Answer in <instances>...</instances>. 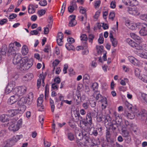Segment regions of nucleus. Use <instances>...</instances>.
<instances>
[{
  "label": "nucleus",
  "instance_id": "c03bdc74",
  "mask_svg": "<svg viewBox=\"0 0 147 147\" xmlns=\"http://www.w3.org/2000/svg\"><path fill=\"white\" fill-rule=\"evenodd\" d=\"M67 137L70 141H72L74 139V134L71 132H68L67 133Z\"/></svg>",
  "mask_w": 147,
  "mask_h": 147
},
{
  "label": "nucleus",
  "instance_id": "052dcab7",
  "mask_svg": "<svg viewBox=\"0 0 147 147\" xmlns=\"http://www.w3.org/2000/svg\"><path fill=\"white\" fill-rule=\"evenodd\" d=\"M50 28L47 26V25L46 27L44 28V33L45 34H48L49 31V28Z\"/></svg>",
  "mask_w": 147,
  "mask_h": 147
},
{
  "label": "nucleus",
  "instance_id": "dca6fc26",
  "mask_svg": "<svg viewBox=\"0 0 147 147\" xmlns=\"http://www.w3.org/2000/svg\"><path fill=\"white\" fill-rule=\"evenodd\" d=\"M15 56L14 57L13 60V63L15 64H17L19 63L20 64V61L22 58H21V57L20 56V55L18 54H16V53L14 54Z\"/></svg>",
  "mask_w": 147,
  "mask_h": 147
},
{
  "label": "nucleus",
  "instance_id": "37998d69",
  "mask_svg": "<svg viewBox=\"0 0 147 147\" xmlns=\"http://www.w3.org/2000/svg\"><path fill=\"white\" fill-rule=\"evenodd\" d=\"M74 115L75 117L78 121H79L80 120H81V119H83L82 117L80 115L79 112H76L74 114Z\"/></svg>",
  "mask_w": 147,
  "mask_h": 147
},
{
  "label": "nucleus",
  "instance_id": "a18cd8bd",
  "mask_svg": "<svg viewBox=\"0 0 147 147\" xmlns=\"http://www.w3.org/2000/svg\"><path fill=\"white\" fill-rule=\"evenodd\" d=\"M50 105L51 106V110L52 112H53L54 111L55 106L54 104V102L53 100L51 98L50 99Z\"/></svg>",
  "mask_w": 147,
  "mask_h": 147
},
{
  "label": "nucleus",
  "instance_id": "13d9d810",
  "mask_svg": "<svg viewBox=\"0 0 147 147\" xmlns=\"http://www.w3.org/2000/svg\"><path fill=\"white\" fill-rule=\"evenodd\" d=\"M60 62V61L58 59H56L53 63V66L54 67V69H55V67L57 66Z\"/></svg>",
  "mask_w": 147,
  "mask_h": 147
},
{
  "label": "nucleus",
  "instance_id": "9b49d317",
  "mask_svg": "<svg viewBox=\"0 0 147 147\" xmlns=\"http://www.w3.org/2000/svg\"><path fill=\"white\" fill-rule=\"evenodd\" d=\"M122 135L123 137L125 138V140L127 143H129L131 140V137L128 131L126 130L122 131Z\"/></svg>",
  "mask_w": 147,
  "mask_h": 147
},
{
  "label": "nucleus",
  "instance_id": "aec40b11",
  "mask_svg": "<svg viewBox=\"0 0 147 147\" xmlns=\"http://www.w3.org/2000/svg\"><path fill=\"white\" fill-rule=\"evenodd\" d=\"M18 98L15 94L14 95L11 96L8 100V103L9 105L13 104L17 100V99Z\"/></svg>",
  "mask_w": 147,
  "mask_h": 147
},
{
  "label": "nucleus",
  "instance_id": "a19ab883",
  "mask_svg": "<svg viewBox=\"0 0 147 147\" xmlns=\"http://www.w3.org/2000/svg\"><path fill=\"white\" fill-rule=\"evenodd\" d=\"M7 47L6 45H5L2 46L1 50V52L2 55H5V54L7 52Z\"/></svg>",
  "mask_w": 147,
  "mask_h": 147
},
{
  "label": "nucleus",
  "instance_id": "2eb2a0df",
  "mask_svg": "<svg viewBox=\"0 0 147 147\" xmlns=\"http://www.w3.org/2000/svg\"><path fill=\"white\" fill-rule=\"evenodd\" d=\"M33 94L32 92L29 93L27 96L24 97L26 99V104L29 105L31 104L33 100Z\"/></svg>",
  "mask_w": 147,
  "mask_h": 147
},
{
  "label": "nucleus",
  "instance_id": "4be33fe9",
  "mask_svg": "<svg viewBox=\"0 0 147 147\" xmlns=\"http://www.w3.org/2000/svg\"><path fill=\"white\" fill-rule=\"evenodd\" d=\"M85 131L82 130V131H79L76 133V136L77 139L78 140H81L83 138V136Z\"/></svg>",
  "mask_w": 147,
  "mask_h": 147
},
{
  "label": "nucleus",
  "instance_id": "7ed1b4c3",
  "mask_svg": "<svg viewBox=\"0 0 147 147\" xmlns=\"http://www.w3.org/2000/svg\"><path fill=\"white\" fill-rule=\"evenodd\" d=\"M15 121H13L12 119L9 120V122L7 123L8 126H9V129L13 131L18 130L20 128L22 123V120L20 119L16 124Z\"/></svg>",
  "mask_w": 147,
  "mask_h": 147
},
{
  "label": "nucleus",
  "instance_id": "a211bd4d",
  "mask_svg": "<svg viewBox=\"0 0 147 147\" xmlns=\"http://www.w3.org/2000/svg\"><path fill=\"white\" fill-rule=\"evenodd\" d=\"M8 112L9 114L8 115L9 116V117H12L18 113H20V114L22 113H20V111L18 108L17 109L10 110L8 111Z\"/></svg>",
  "mask_w": 147,
  "mask_h": 147
},
{
  "label": "nucleus",
  "instance_id": "de8ad7c7",
  "mask_svg": "<svg viewBox=\"0 0 147 147\" xmlns=\"http://www.w3.org/2000/svg\"><path fill=\"white\" fill-rule=\"evenodd\" d=\"M103 46H98L97 45L96 46V49L98 53H101L103 51Z\"/></svg>",
  "mask_w": 147,
  "mask_h": 147
},
{
  "label": "nucleus",
  "instance_id": "0eeeda50",
  "mask_svg": "<svg viewBox=\"0 0 147 147\" xmlns=\"http://www.w3.org/2000/svg\"><path fill=\"white\" fill-rule=\"evenodd\" d=\"M127 11L130 14L139 15L140 13L139 9L136 6H131L127 8Z\"/></svg>",
  "mask_w": 147,
  "mask_h": 147
},
{
  "label": "nucleus",
  "instance_id": "4468645a",
  "mask_svg": "<svg viewBox=\"0 0 147 147\" xmlns=\"http://www.w3.org/2000/svg\"><path fill=\"white\" fill-rule=\"evenodd\" d=\"M14 44L11 43L9 44L8 48V53L9 55H12L14 56L16 53V51L14 49Z\"/></svg>",
  "mask_w": 147,
  "mask_h": 147
},
{
  "label": "nucleus",
  "instance_id": "423d86ee",
  "mask_svg": "<svg viewBox=\"0 0 147 147\" xmlns=\"http://www.w3.org/2000/svg\"><path fill=\"white\" fill-rule=\"evenodd\" d=\"M98 113V111L96 108L92 111H88L87 112L86 118L89 123H92V117L95 118L96 117Z\"/></svg>",
  "mask_w": 147,
  "mask_h": 147
},
{
  "label": "nucleus",
  "instance_id": "4c0bfd02",
  "mask_svg": "<svg viewBox=\"0 0 147 147\" xmlns=\"http://www.w3.org/2000/svg\"><path fill=\"white\" fill-rule=\"evenodd\" d=\"M53 18L51 16L49 17L48 19L49 24L47 25V26L50 28H52L53 24Z\"/></svg>",
  "mask_w": 147,
  "mask_h": 147
},
{
  "label": "nucleus",
  "instance_id": "f8f14e48",
  "mask_svg": "<svg viewBox=\"0 0 147 147\" xmlns=\"http://www.w3.org/2000/svg\"><path fill=\"white\" fill-rule=\"evenodd\" d=\"M63 34L61 32H59L57 34V43L59 46H61L63 44Z\"/></svg>",
  "mask_w": 147,
  "mask_h": 147
},
{
  "label": "nucleus",
  "instance_id": "20e7f679",
  "mask_svg": "<svg viewBox=\"0 0 147 147\" xmlns=\"http://www.w3.org/2000/svg\"><path fill=\"white\" fill-rule=\"evenodd\" d=\"M26 99L24 97H22L18 102V105L14 104L13 105V108H18V106L19 107L18 108L20 111V113H23L25 110L26 106L25 105L26 104Z\"/></svg>",
  "mask_w": 147,
  "mask_h": 147
},
{
  "label": "nucleus",
  "instance_id": "412c9836",
  "mask_svg": "<svg viewBox=\"0 0 147 147\" xmlns=\"http://www.w3.org/2000/svg\"><path fill=\"white\" fill-rule=\"evenodd\" d=\"M34 77V75L32 73H28L24 76L22 79L24 81H29L31 80Z\"/></svg>",
  "mask_w": 147,
  "mask_h": 147
},
{
  "label": "nucleus",
  "instance_id": "ddd939ff",
  "mask_svg": "<svg viewBox=\"0 0 147 147\" xmlns=\"http://www.w3.org/2000/svg\"><path fill=\"white\" fill-rule=\"evenodd\" d=\"M129 61L135 65H138L140 64V61L132 56H129L128 57Z\"/></svg>",
  "mask_w": 147,
  "mask_h": 147
},
{
  "label": "nucleus",
  "instance_id": "6e6d98bb",
  "mask_svg": "<svg viewBox=\"0 0 147 147\" xmlns=\"http://www.w3.org/2000/svg\"><path fill=\"white\" fill-rule=\"evenodd\" d=\"M98 84L96 82L94 83L92 86V88L93 90H95L96 89H97L98 88Z\"/></svg>",
  "mask_w": 147,
  "mask_h": 147
},
{
  "label": "nucleus",
  "instance_id": "6e6552de",
  "mask_svg": "<svg viewBox=\"0 0 147 147\" xmlns=\"http://www.w3.org/2000/svg\"><path fill=\"white\" fill-rule=\"evenodd\" d=\"M134 110H135L136 115L140 119H143L145 117L147 116V111L144 109L138 111L136 108V109H134Z\"/></svg>",
  "mask_w": 147,
  "mask_h": 147
},
{
  "label": "nucleus",
  "instance_id": "f3484780",
  "mask_svg": "<svg viewBox=\"0 0 147 147\" xmlns=\"http://www.w3.org/2000/svg\"><path fill=\"white\" fill-rule=\"evenodd\" d=\"M131 37L133 39L139 42H142L143 41L142 38L134 33H131L130 34Z\"/></svg>",
  "mask_w": 147,
  "mask_h": 147
},
{
  "label": "nucleus",
  "instance_id": "2f4dec72",
  "mask_svg": "<svg viewBox=\"0 0 147 147\" xmlns=\"http://www.w3.org/2000/svg\"><path fill=\"white\" fill-rule=\"evenodd\" d=\"M72 44L69 43H67L65 45V47L68 50L75 49V47Z\"/></svg>",
  "mask_w": 147,
  "mask_h": 147
},
{
  "label": "nucleus",
  "instance_id": "338daca9",
  "mask_svg": "<svg viewBox=\"0 0 147 147\" xmlns=\"http://www.w3.org/2000/svg\"><path fill=\"white\" fill-rule=\"evenodd\" d=\"M116 2L114 1H111L110 3V7L112 9H114L116 7Z\"/></svg>",
  "mask_w": 147,
  "mask_h": 147
},
{
  "label": "nucleus",
  "instance_id": "c756f323",
  "mask_svg": "<svg viewBox=\"0 0 147 147\" xmlns=\"http://www.w3.org/2000/svg\"><path fill=\"white\" fill-rule=\"evenodd\" d=\"M84 134L83 138L85 140V143H86L89 142V141L90 140L89 134L87 132L85 131Z\"/></svg>",
  "mask_w": 147,
  "mask_h": 147
},
{
  "label": "nucleus",
  "instance_id": "680f3d73",
  "mask_svg": "<svg viewBox=\"0 0 147 147\" xmlns=\"http://www.w3.org/2000/svg\"><path fill=\"white\" fill-rule=\"evenodd\" d=\"M46 11L45 9H41L38 11V14L40 16L44 15Z\"/></svg>",
  "mask_w": 147,
  "mask_h": 147
},
{
  "label": "nucleus",
  "instance_id": "5fc2aeb1",
  "mask_svg": "<svg viewBox=\"0 0 147 147\" xmlns=\"http://www.w3.org/2000/svg\"><path fill=\"white\" fill-rule=\"evenodd\" d=\"M52 88L53 90H57L58 89L59 86L58 84L55 83L52 84Z\"/></svg>",
  "mask_w": 147,
  "mask_h": 147
},
{
  "label": "nucleus",
  "instance_id": "c9c22d12",
  "mask_svg": "<svg viewBox=\"0 0 147 147\" xmlns=\"http://www.w3.org/2000/svg\"><path fill=\"white\" fill-rule=\"evenodd\" d=\"M112 43V45L114 47H115L117 46V40L115 38H112L110 40Z\"/></svg>",
  "mask_w": 147,
  "mask_h": 147
},
{
  "label": "nucleus",
  "instance_id": "4d7b16f0",
  "mask_svg": "<svg viewBox=\"0 0 147 147\" xmlns=\"http://www.w3.org/2000/svg\"><path fill=\"white\" fill-rule=\"evenodd\" d=\"M98 41L99 43L102 44L103 43L104 38L102 35H100L98 39Z\"/></svg>",
  "mask_w": 147,
  "mask_h": 147
},
{
  "label": "nucleus",
  "instance_id": "393cba45",
  "mask_svg": "<svg viewBox=\"0 0 147 147\" xmlns=\"http://www.w3.org/2000/svg\"><path fill=\"white\" fill-rule=\"evenodd\" d=\"M102 98V99L100 100L99 101L100 102L102 103V108L105 109L107 106V99L105 97Z\"/></svg>",
  "mask_w": 147,
  "mask_h": 147
},
{
  "label": "nucleus",
  "instance_id": "72a5a7b5",
  "mask_svg": "<svg viewBox=\"0 0 147 147\" xmlns=\"http://www.w3.org/2000/svg\"><path fill=\"white\" fill-rule=\"evenodd\" d=\"M139 78L143 82L147 83V75H142L139 76Z\"/></svg>",
  "mask_w": 147,
  "mask_h": 147
},
{
  "label": "nucleus",
  "instance_id": "3c124183",
  "mask_svg": "<svg viewBox=\"0 0 147 147\" xmlns=\"http://www.w3.org/2000/svg\"><path fill=\"white\" fill-rule=\"evenodd\" d=\"M94 36L93 34H89L88 36L89 42H90L91 44L92 43L93 40L94 38Z\"/></svg>",
  "mask_w": 147,
  "mask_h": 147
},
{
  "label": "nucleus",
  "instance_id": "c85d7f7f",
  "mask_svg": "<svg viewBox=\"0 0 147 147\" xmlns=\"http://www.w3.org/2000/svg\"><path fill=\"white\" fill-rule=\"evenodd\" d=\"M43 100L42 97H39L37 99V106L41 108L43 107Z\"/></svg>",
  "mask_w": 147,
  "mask_h": 147
},
{
  "label": "nucleus",
  "instance_id": "ea45409f",
  "mask_svg": "<svg viewBox=\"0 0 147 147\" xmlns=\"http://www.w3.org/2000/svg\"><path fill=\"white\" fill-rule=\"evenodd\" d=\"M137 55L142 58L147 59V53L142 52L137 54Z\"/></svg>",
  "mask_w": 147,
  "mask_h": 147
},
{
  "label": "nucleus",
  "instance_id": "79ce46f5",
  "mask_svg": "<svg viewBox=\"0 0 147 147\" xmlns=\"http://www.w3.org/2000/svg\"><path fill=\"white\" fill-rule=\"evenodd\" d=\"M141 70L138 68H136L135 69L134 73L135 76L138 77L139 78V76H140V73Z\"/></svg>",
  "mask_w": 147,
  "mask_h": 147
},
{
  "label": "nucleus",
  "instance_id": "603ef678",
  "mask_svg": "<svg viewBox=\"0 0 147 147\" xmlns=\"http://www.w3.org/2000/svg\"><path fill=\"white\" fill-rule=\"evenodd\" d=\"M141 94L143 100L147 104V94L144 93H142Z\"/></svg>",
  "mask_w": 147,
  "mask_h": 147
},
{
  "label": "nucleus",
  "instance_id": "473e14b6",
  "mask_svg": "<svg viewBox=\"0 0 147 147\" xmlns=\"http://www.w3.org/2000/svg\"><path fill=\"white\" fill-rule=\"evenodd\" d=\"M80 9V12L83 14L84 16L86 18V9L85 8L82 7H79Z\"/></svg>",
  "mask_w": 147,
  "mask_h": 147
},
{
  "label": "nucleus",
  "instance_id": "f03ea898",
  "mask_svg": "<svg viewBox=\"0 0 147 147\" xmlns=\"http://www.w3.org/2000/svg\"><path fill=\"white\" fill-rule=\"evenodd\" d=\"M126 42L130 46L137 50L147 51V45L146 44H143L142 45L140 43L138 44L129 38H127Z\"/></svg>",
  "mask_w": 147,
  "mask_h": 147
},
{
  "label": "nucleus",
  "instance_id": "39448f33",
  "mask_svg": "<svg viewBox=\"0 0 147 147\" xmlns=\"http://www.w3.org/2000/svg\"><path fill=\"white\" fill-rule=\"evenodd\" d=\"M27 88L24 86H21L15 88L13 91V92L17 97L22 96L26 92Z\"/></svg>",
  "mask_w": 147,
  "mask_h": 147
},
{
  "label": "nucleus",
  "instance_id": "774afa93",
  "mask_svg": "<svg viewBox=\"0 0 147 147\" xmlns=\"http://www.w3.org/2000/svg\"><path fill=\"white\" fill-rule=\"evenodd\" d=\"M113 115L115 116V120L119 119L120 118V117L119 114L117 113L116 112H114L113 113Z\"/></svg>",
  "mask_w": 147,
  "mask_h": 147
},
{
  "label": "nucleus",
  "instance_id": "e2e57ef3",
  "mask_svg": "<svg viewBox=\"0 0 147 147\" xmlns=\"http://www.w3.org/2000/svg\"><path fill=\"white\" fill-rule=\"evenodd\" d=\"M70 21H73L74 24H75L76 23V22L75 20V16L74 15H71L70 16Z\"/></svg>",
  "mask_w": 147,
  "mask_h": 147
},
{
  "label": "nucleus",
  "instance_id": "0e129e2a",
  "mask_svg": "<svg viewBox=\"0 0 147 147\" xmlns=\"http://www.w3.org/2000/svg\"><path fill=\"white\" fill-rule=\"evenodd\" d=\"M101 11L100 10H98L96 11L94 16V18L97 19L98 18L99 15Z\"/></svg>",
  "mask_w": 147,
  "mask_h": 147
},
{
  "label": "nucleus",
  "instance_id": "a878e982",
  "mask_svg": "<svg viewBox=\"0 0 147 147\" xmlns=\"http://www.w3.org/2000/svg\"><path fill=\"white\" fill-rule=\"evenodd\" d=\"M80 124V125L82 124L84 125L86 127L88 124H89L90 126H91L92 124V123H89V122L87 121L86 119H81L79 120Z\"/></svg>",
  "mask_w": 147,
  "mask_h": 147
},
{
  "label": "nucleus",
  "instance_id": "f704fd0d",
  "mask_svg": "<svg viewBox=\"0 0 147 147\" xmlns=\"http://www.w3.org/2000/svg\"><path fill=\"white\" fill-rule=\"evenodd\" d=\"M23 137L22 135H16L14 136L12 138V140L14 142H16Z\"/></svg>",
  "mask_w": 147,
  "mask_h": 147
},
{
  "label": "nucleus",
  "instance_id": "09e8293b",
  "mask_svg": "<svg viewBox=\"0 0 147 147\" xmlns=\"http://www.w3.org/2000/svg\"><path fill=\"white\" fill-rule=\"evenodd\" d=\"M138 1L136 0H130L129 5L132 6H135L137 5Z\"/></svg>",
  "mask_w": 147,
  "mask_h": 147
},
{
  "label": "nucleus",
  "instance_id": "e433bc0d",
  "mask_svg": "<svg viewBox=\"0 0 147 147\" xmlns=\"http://www.w3.org/2000/svg\"><path fill=\"white\" fill-rule=\"evenodd\" d=\"M125 125L128 129H130L134 126V125L126 120L125 121Z\"/></svg>",
  "mask_w": 147,
  "mask_h": 147
},
{
  "label": "nucleus",
  "instance_id": "1a4fd4ad",
  "mask_svg": "<svg viewBox=\"0 0 147 147\" xmlns=\"http://www.w3.org/2000/svg\"><path fill=\"white\" fill-rule=\"evenodd\" d=\"M134 109H136V108H132L131 110H129L128 111H126L125 112V116L130 119H134L136 114L135 110H134Z\"/></svg>",
  "mask_w": 147,
  "mask_h": 147
},
{
  "label": "nucleus",
  "instance_id": "cd10ccee",
  "mask_svg": "<svg viewBox=\"0 0 147 147\" xmlns=\"http://www.w3.org/2000/svg\"><path fill=\"white\" fill-rule=\"evenodd\" d=\"M35 11V8L33 5H30L28 7V12L29 13L32 14L34 13Z\"/></svg>",
  "mask_w": 147,
  "mask_h": 147
},
{
  "label": "nucleus",
  "instance_id": "b1692460",
  "mask_svg": "<svg viewBox=\"0 0 147 147\" xmlns=\"http://www.w3.org/2000/svg\"><path fill=\"white\" fill-rule=\"evenodd\" d=\"M9 116L7 115H2L0 117V120L1 121L3 122L9 121Z\"/></svg>",
  "mask_w": 147,
  "mask_h": 147
},
{
  "label": "nucleus",
  "instance_id": "bb28decb",
  "mask_svg": "<svg viewBox=\"0 0 147 147\" xmlns=\"http://www.w3.org/2000/svg\"><path fill=\"white\" fill-rule=\"evenodd\" d=\"M28 52V47L26 45H23L21 53L22 55H26Z\"/></svg>",
  "mask_w": 147,
  "mask_h": 147
},
{
  "label": "nucleus",
  "instance_id": "69168bd1",
  "mask_svg": "<svg viewBox=\"0 0 147 147\" xmlns=\"http://www.w3.org/2000/svg\"><path fill=\"white\" fill-rule=\"evenodd\" d=\"M54 81L55 82L54 83L58 84L61 82L60 79L59 77H55L54 79Z\"/></svg>",
  "mask_w": 147,
  "mask_h": 147
},
{
  "label": "nucleus",
  "instance_id": "864d4df0",
  "mask_svg": "<svg viewBox=\"0 0 147 147\" xmlns=\"http://www.w3.org/2000/svg\"><path fill=\"white\" fill-rule=\"evenodd\" d=\"M39 4L41 6H45L47 4V2L46 0H41L39 2Z\"/></svg>",
  "mask_w": 147,
  "mask_h": 147
},
{
  "label": "nucleus",
  "instance_id": "7c9ffc66",
  "mask_svg": "<svg viewBox=\"0 0 147 147\" xmlns=\"http://www.w3.org/2000/svg\"><path fill=\"white\" fill-rule=\"evenodd\" d=\"M107 129L106 131V137L107 142H109V140L110 139L111 134L110 131V129L107 128Z\"/></svg>",
  "mask_w": 147,
  "mask_h": 147
},
{
  "label": "nucleus",
  "instance_id": "49530a36",
  "mask_svg": "<svg viewBox=\"0 0 147 147\" xmlns=\"http://www.w3.org/2000/svg\"><path fill=\"white\" fill-rule=\"evenodd\" d=\"M70 5L72 7L75 9H77L78 8L75 0H72V1L71 2Z\"/></svg>",
  "mask_w": 147,
  "mask_h": 147
},
{
  "label": "nucleus",
  "instance_id": "9d476101",
  "mask_svg": "<svg viewBox=\"0 0 147 147\" xmlns=\"http://www.w3.org/2000/svg\"><path fill=\"white\" fill-rule=\"evenodd\" d=\"M141 29L139 31L140 34L142 36L147 35V24L141 23L140 25Z\"/></svg>",
  "mask_w": 147,
  "mask_h": 147
},
{
  "label": "nucleus",
  "instance_id": "8fccbe9b",
  "mask_svg": "<svg viewBox=\"0 0 147 147\" xmlns=\"http://www.w3.org/2000/svg\"><path fill=\"white\" fill-rule=\"evenodd\" d=\"M115 16V13L113 11L111 12L109 14V18L112 21L113 20Z\"/></svg>",
  "mask_w": 147,
  "mask_h": 147
},
{
  "label": "nucleus",
  "instance_id": "bf43d9fd",
  "mask_svg": "<svg viewBox=\"0 0 147 147\" xmlns=\"http://www.w3.org/2000/svg\"><path fill=\"white\" fill-rule=\"evenodd\" d=\"M67 43L72 44L75 42V40L71 37H69L67 38Z\"/></svg>",
  "mask_w": 147,
  "mask_h": 147
},
{
  "label": "nucleus",
  "instance_id": "5701e85b",
  "mask_svg": "<svg viewBox=\"0 0 147 147\" xmlns=\"http://www.w3.org/2000/svg\"><path fill=\"white\" fill-rule=\"evenodd\" d=\"M80 38L81 40L82 41V43H84V46L87 48V40L88 39L87 35L86 34H82L81 35Z\"/></svg>",
  "mask_w": 147,
  "mask_h": 147
},
{
  "label": "nucleus",
  "instance_id": "58836bf2",
  "mask_svg": "<svg viewBox=\"0 0 147 147\" xmlns=\"http://www.w3.org/2000/svg\"><path fill=\"white\" fill-rule=\"evenodd\" d=\"M15 82L14 81H11L10 82L7 86L9 88H10L12 89V90L13 89V88L15 87Z\"/></svg>",
  "mask_w": 147,
  "mask_h": 147
},
{
  "label": "nucleus",
  "instance_id": "6ab92c4d",
  "mask_svg": "<svg viewBox=\"0 0 147 147\" xmlns=\"http://www.w3.org/2000/svg\"><path fill=\"white\" fill-rule=\"evenodd\" d=\"M141 23H131L128 27L130 29L132 30H136L137 28H141L140 25Z\"/></svg>",
  "mask_w": 147,
  "mask_h": 147
},
{
  "label": "nucleus",
  "instance_id": "f257e3e1",
  "mask_svg": "<svg viewBox=\"0 0 147 147\" xmlns=\"http://www.w3.org/2000/svg\"><path fill=\"white\" fill-rule=\"evenodd\" d=\"M33 61L32 59H28L27 57L22 58L20 61V69L21 70H26L29 69L33 64Z\"/></svg>",
  "mask_w": 147,
  "mask_h": 147
}]
</instances>
